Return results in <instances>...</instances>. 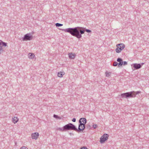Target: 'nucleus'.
<instances>
[{"instance_id": "1", "label": "nucleus", "mask_w": 149, "mask_h": 149, "mask_svg": "<svg viewBox=\"0 0 149 149\" xmlns=\"http://www.w3.org/2000/svg\"><path fill=\"white\" fill-rule=\"evenodd\" d=\"M61 30L65 32L70 33L72 35L76 37L79 39L81 37V35L84 34L85 31L88 33L91 32V30L81 27L68 28L66 29H62Z\"/></svg>"}, {"instance_id": "2", "label": "nucleus", "mask_w": 149, "mask_h": 149, "mask_svg": "<svg viewBox=\"0 0 149 149\" xmlns=\"http://www.w3.org/2000/svg\"><path fill=\"white\" fill-rule=\"evenodd\" d=\"M56 130L60 132H63L68 130H73L77 132V128L72 123H70L65 125L63 127H58Z\"/></svg>"}, {"instance_id": "3", "label": "nucleus", "mask_w": 149, "mask_h": 149, "mask_svg": "<svg viewBox=\"0 0 149 149\" xmlns=\"http://www.w3.org/2000/svg\"><path fill=\"white\" fill-rule=\"evenodd\" d=\"M134 92H127L121 94L120 96L122 98H128L131 97H135Z\"/></svg>"}, {"instance_id": "4", "label": "nucleus", "mask_w": 149, "mask_h": 149, "mask_svg": "<svg viewBox=\"0 0 149 149\" xmlns=\"http://www.w3.org/2000/svg\"><path fill=\"white\" fill-rule=\"evenodd\" d=\"M116 47V51L117 53H119L125 48V45L123 43H121L117 45Z\"/></svg>"}, {"instance_id": "5", "label": "nucleus", "mask_w": 149, "mask_h": 149, "mask_svg": "<svg viewBox=\"0 0 149 149\" xmlns=\"http://www.w3.org/2000/svg\"><path fill=\"white\" fill-rule=\"evenodd\" d=\"M33 36L31 33H27L24 35V37L22 38L23 41L30 40L32 39Z\"/></svg>"}, {"instance_id": "6", "label": "nucleus", "mask_w": 149, "mask_h": 149, "mask_svg": "<svg viewBox=\"0 0 149 149\" xmlns=\"http://www.w3.org/2000/svg\"><path fill=\"white\" fill-rule=\"evenodd\" d=\"M109 135L106 134H104L100 138V142L101 143H104L108 138Z\"/></svg>"}, {"instance_id": "7", "label": "nucleus", "mask_w": 149, "mask_h": 149, "mask_svg": "<svg viewBox=\"0 0 149 149\" xmlns=\"http://www.w3.org/2000/svg\"><path fill=\"white\" fill-rule=\"evenodd\" d=\"M87 122L85 118H80L79 120V126H81L82 125L84 124V123L86 124Z\"/></svg>"}, {"instance_id": "8", "label": "nucleus", "mask_w": 149, "mask_h": 149, "mask_svg": "<svg viewBox=\"0 0 149 149\" xmlns=\"http://www.w3.org/2000/svg\"><path fill=\"white\" fill-rule=\"evenodd\" d=\"M2 45L3 46L6 47L7 46V43L3 42L1 40H0V54L3 51V50L1 45Z\"/></svg>"}, {"instance_id": "9", "label": "nucleus", "mask_w": 149, "mask_h": 149, "mask_svg": "<svg viewBox=\"0 0 149 149\" xmlns=\"http://www.w3.org/2000/svg\"><path fill=\"white\" fill-rule=\"evenodd\" d=\"M86 124L84 123V124H83L82 125V128H80V126H79V125L78 129H77V132H80L81 131H82L83 130L85 129V124Z\"/></svg>"}, {"instance_id": "10", "label": "nucleus", "mask_w": 149, "mask_h": 149, "mask_svg": "<svg viewBox=\"0 0 149 149\" xmlns=\"http://www.w3.org/2000/svg\"><path fill=\"white\" fill-rule=\"evenodd\" d=\"M133 65V67L135 69H138L142 67V65L140 64L134 63L132 65V66Z\"/></svg>"}, {"instance_id": "11", "label": "nucleus", "mask_w": 149, "mask_h": 149, "mask_svg": "<svg viewBox=\"0 0 149 149\" xmlns=\"http://www.w3.org/2000/svg\"><path fill=\"white\" fill-rule=\"evenodd\" d=\"M39 135V133L38 132L33 133L31 134V135L32 139H37Z\"/></svg>"}, {"instance_id": "12", "label": "nucleus", "mask_w": 149, "mask_h": 149, "mask_svg": "<svg viewBox=\"0 0 149 149\" xmlns=\"http://www.w3.org/2000/svg\"><path fill=\"white\" fill-rule=\"evenodd\" d=\"M117 61L119 62L118 64V67H119L120 66H122L123 65V59L120 58H118L117 60Z\"/></svg>"}, {"instance_id": "13", "label": "nucleus", "mask_w": 149, "mask_h": 149, "mask_svg": "<svg viewBox=\"0 0 149 149\" xmlns=\"http://www.w3.org/2000/svg\"><path fill=\"white\" fill-rule=\"evenodd\" d=\"M68 55L70 59H74L75 58V55L74 54H73L72 53H69Z\"/></svg>"}, {"instance_id": "14", "label": "nucleus", "mask_w": 149, "mask_h": 149, "mask_svg": "<svg viewBox=\"0 0 149 149\" xmlns=\"http://www.w3.org/2000/svg\"><path fill=\"white\" fill-rule=\"evenodd\" d=\"M28 57L30 59H33L35 57V55L33 53H29L28 54Z\"/></svg>"}, {"instance_id": "15", "label": "nucleus", "mask_w": 149, "mask_h": 149, "mask_svg": "<svg viewBox=\"0 0 149 149\" xmlns=\"http://www.w3.org/2000/svg\"><path fill=\"white\" fill-rule=\"evenodd\" d=\"M18 120L17 117L15 116L13 118L12 121L14 123H15L17 122Z\"/></svg>"}, {"instance_id": "16", "label": "nucleus", "mask_w": 149, "mask_h": 149, "mask_svg": "<svg viewBox=\"0 0 149 149\" xmlns=\"http://www.w3.org/2000/svg\"><path fill=\"white\" fill-rule=\"evenodd\" d=\"M64 74V72H58L57 74V75L58 77H63V75Z\"/></svg>"}, {"instance_id": "17", "label": "nucleus", "mask_w": 149, "mask_h": 149, "mask_svg": "<svg viewBox=\"0 0 149 149\" xmlns=\"http://www.w3.org/2000/svg\"><path fill=\"white\" fill-rule=\"evenodd\" d=\"M105 74L106 77H109L110 76L111 74V72H108L107 71H106L105 72Z\"/></svg>"}, {"instance_id": "18", "label": "nucleus", "mask_w": 149, "mask_h": 149, "mask_svg": "<svg viewBox=\"0 0 149 149\" xmlns=\"http://www.w3.org/2000/svg\"><path fill=\"white\" fill-rule=\"evenodd\" d=\"M56 26L57 27L61 26H63V24L58 23H57L55 24Z\"/></svg>"}, {"instance_id": "19", "label": "nucleus", "mask_w": 149, "mask_h": 149, "mask_svg": "<svg viewBox=\"0 0 149 149\" xmlns=\"http://www.w3.org/2000/svg\"><path fill=\"white\" fill-rule=\"evenodd\" d=\"M132 92H134V93H133L136 96V94H139V93H141V92L140 91H137L136 92L133 91Z\"/></svg>"}, {"instance_id": "20", "label": "nucleus", "mask_w": 149, "mask_h": 149, "mask_svg": "<svg viewBox=\"0 0 149 149\" xmlns=\"http://www.w3.org/2000/svg\"><path fill=\"white\" fill-rule=\"evenodd\" d=\"M118 64V63L117 62L115 61L113 63V65L114 66H116Z\"/></svg>"}, {"instance_id": "21", "label": "nucleus", "mask_w": 149, "mask_h": 149, "mask_svg": "<svg viewBox=\"0 0 149 149\" xmlns=\"http://www.w3.org/2000/svg\"><path fill=\"white\" fill-rule=\"evenodd\" d=\"M86 128L88 129H91V127L89 124H87L86 125Z\"/></svg>"}, {"instance_id": "22", "label": "nucleus", "mask_w": 149, "mask_h": 149, "mask_svg": "<svg viewBox=\"0 0 149 149\" xmlns=\"http://www.w3.org/2000/svg\"><path fill=\"white\" fill-rule=\"evenodd\" d=\"M97 125L96 124H94L93 125V127L94 129H95L97 127Z\"/></svg>"}, {"instance_id": "23", "label": "nucleus", "mask_w": 149, "mask_h": 149, "mask_svg": "<svg viewBox=\"0 0 149 149\" xmlns=\"http://www.w3.org/2000/svg\"><path fill=\"white\" fill-rule=\"evenodd\" d=\"M54 117L56 118H59L58 116L57 115L55 114L54 115Z\"/></svg>"}, {"instance_id": "24", "label": "nucleus", "mask_w": 149, "mask_h": 149, "mask_svg": "<svg viewBox=\"0 0 149 149\" xmlns=\"http://www.w3.org/2000/svg\"><path fill=\"white\" fill-rule=\"evenodd\" d=\"M20 149H27V148L26 147L23 146L21 147Z\"/></svg>"}, {"instance_id": "25", "label": "nucleus", "mask_w": 149, "mask_h": 149, "mask_svg": "<svg viewBox=\"0 0 149 149\" xmlns=\"http://www.w3.org/2000/svg\"><path fill=\"white\" fill-rule=\"evenodd\" d=\"M127 63L126 61H124L123 62V65H127Z\"/></svg>"}, {"instance_id": "26", "label": "nucleus", "mask_w": 149, "mask_h": 149, "mask_svg": "<svg viewBox=\"0 0 149 149\" xmlns=\"http://www.w3.org/2000/svg\"><path fill=\"white\" fill-rule=\"evenodd\" d=\"M80 149H87V148L86 147H83L81 148Z\"/></svg>"}, {"instance_id": "27", "label": "nucleus", "mask_w": 149, "mask_h": 149, "mask_svg": "<svg viewBox=\"0 0 149 149\" xmlns=\"http://www.w3.org/2000/svg\"><path fill=\"white\" fill-rule=\"evenodd\" d=\"M76 119H75V118H73L72 120V121L74 122L76 121Z\"/></svg>"}, {"instance_id": "28", "label": "nucleus", "mask_w": 149, "mask_h": 149, "mask_svg": "<svg viewBox=\"0 0 149 149\" xmlns=\"http://www.w3.org/2000/svg\"><path fill=\"white\" fill-rule=\"evenodd\" d=\"M144 64V63H141V65H142V66L143 65V64Z\"/></svg>"}, {"instance_id": "29", "label": "nucleus", "mask_w": 149, "mask_h": 149, "mask_svg": "<svg viewBox=\"0 0 149 149\" xmlns=\"http://www.w3.org/2000/svg\"><path fill=\"white\" fill-rule=\"evenodd\" d=\"M82 125H81L80 126V128H82Z\"/></svg>"}]
</instances>
